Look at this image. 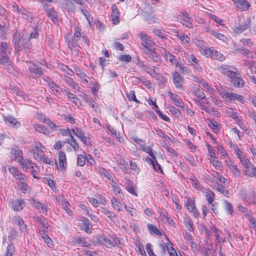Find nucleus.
I'll use <instances>...</instances> for the list:
<instances>
[{
    "mask_svg": "<svg viewBox=\"0 0 256 256\" xmlns=\"http://www.w3.org/2000/svg\"><path fill=\"white\" fill-rule=\"evenodd\" d=\"M176 18V21L180 22L183 26L188 28H193V18L186 10L180 12V14L177 15Z\"/></svg>",
    "mask_w": 256,
    "mask_h": 256,
    "instance_id": "f257e3e1",
    "label": "nucleus"
},
{
    "mask_svg": "<svg viewBox=\"0 0 256 256\" xmlns=\"http://www.w3.org/2000/svg\"><path fill=\"white\" fill-rule=\"evenodd\" d=\"M28 39L24 37L20 34L16 32L14 34L12 38V42L14 46L15 52H18L22 50V48Z\"/></svg>",
    "mask_w": 256,
    "mask_h": 256,
    "instance_id": "f03ea898",
    "label": "nucleus"
},
{
    "mask_svg": "<svg viewBox=\"0 0 256 256\" xmlns=\"http://www.w3.org/2000/svg\"><path fill=\"white\" fill-rule=\"evenodd\" d=\"M218 70L222 75L228 78L229 80L238 73L236 68L230 65L222 64L219 66Z\"/></svg>",
    "mask_w": 256,
    "mask_h": 256,
    "instance_id": "7ed1b4c3",
    "label": "nucleus"
},
{
    "mask_svg": "<svg viewBox=\"0 0 256 256\" xmlns=\"http://www.w3.org/2000/svg\"><path fill=\"white\" fill-rule=\"evenodd\" d=\"M242 164L244 167L243 172L245 176L250 178L256 177V168L249 160H244Z\"/></svg>",
    "mask_w": 256,
    "mask_h": 256,
    "instance_id": "20e7f679",
    "label": "nucleus"
},
{
    "mask_svg": "<svg viewBox=\"0 0 256 256\" xmlns=\"http://www.w3.org/2000/svg\"><path fill=\"white\" fill-rule=\"evenodd\" d=\"M223 98L228 102L237 100L242 104H244L246 102V99L244 96L233 92H224Z\"/></svg>",
    "mask_w": 256,
    "mask_h": 256,
    "instance_id": "39448f33",
    "label": "nucleus"
},
{
    "mask_svg": "<svg viewBox=\"0 0 256 256\" xmlns=\"http://www.w3.org/2000/svg\"><path fill=\"white\" fill-rule=\"evenodd\" d=\"M28 68L30 74H33L36 76H42L44 74V70L37 63L34 61L28 62Z\"/></svg>",
    "mask_w": 256,
    "mask_h": 256,
    "instance_id": "423d86ee",
    "label": "nucleus"
},
{
    "mask_svg": "<svg viewBox=\"0 0 256 256\" xmlns=\"http://www.w3.org/2000/svg\"><path fill=\"white\" fill-rule=\"evenodd\" d=\"M138 36L142 40V46L146 48V50L154 48V44L151 38L146 34L144 32H141L138 34Z\"/></svg>",
    "mask_w": 256,
    "mask_h": 256,
    "instance_id": "0eeeda50",
    "label": "nucleus"
},
{
    "mask_svg": "<svg viewBox=\"0 0 256 256\" xmlns=\"http://www.w3.org/2000/svg\"><path fill=\"white\" fill-rule=\"evenodd\" d=\"M10 154L12 160L18 162L23 158L22 152L17 146L15 145L12 147Z\"/></svg>",
    "mask_w": 256,
    "mask_h": 256,
    "instance_id": "6e6552de",
    "label": "nucleus"
},
{
    "mask_svg": "<svg viewBox=\"0 0 256 256\" xmlns=\"http://www.w3.org/2000/svg\"><path fill=\"white\" fill-rule=\"evenodd\" d=\"M70 242L74 246L78 245L84 247H88L90 246L89 243L84 238H80L78 236L71 238Z\"/></svg>",
    "mask_w": 256,
    "mask_h": 256,
    "instance_id": "1a4fd4ad",
    "label": "nucleus"
},
{
    "mask_svg": "<svg viewBox=\"0 0 256 256\" xmlns=\"http://www.w3.org/2000/svg\"><path fill=\"white\" fill-rule=\"evenodd\" d=\"M250 19L247 18L244 24H240L238 26L234 28L233 32L235 34H238L250 28Z\"/></svg>",
    "mask_w": 256,
    "mask_h": 256,
    "instance_id": "9d476101",
    "label": "nucleus"
},
{
    "mask_svg": "<svg viewBox=\"0 0 256 256\" xmlns=\"http://www.w3.org/2000/svg\"><path fill=\"white\" fill-rule=\"evenodd\" d=\"M239 73H236V76L232 78L230 81L231 82L232 84L236 88H242L244 86L245 82L242 78L240 76Z\"/></svg>",
    "mask_w": 256,
    "mask_h": 256,
    "instance_id": "9b49d317",
    "label": "nucleus"
},
{
    "mask_svg": "<svg viewBox=\"0 0 256 256\" xmlns=\"http://www.w3.org/2000/svg\"><path fill=\"white\" fill-rule=\"evenodd\" d=\"M144 54L155 62H160V56L156 53V49L154 48H149L145 51Z\"/></svg>",
    "mask_w": 256,
    "mask_h": 256,
    "instance_id": "f8f14e48",
    "label": "nucleus"
},
{
    "mask_svg": "<svg viewBox=\"0 0 256 256\" xmlns=\"http://www.w3.org/2000/svg\"><path fill=\"white\" fill-rule=\"evenodd\" d=\"M29 200L30 204L32 205L36 209L42 211L45 215H47L48 208L46 205L43 204L40 202L32 198Z\"/></svg>",
    "mask_w": 256,
    "mask_h": 256,
    "instance_id": "ddd939ff",
    "label": "nucleus"
},
{
    "mask_svg": "<svg viewBox=\"0 0 256 256\" xmlns=\"http://www.w3.org/2000/svg\"><path fill=\"white\" fill-rule=\"evenodd\" d=\"M241 197L244 202L252 204H253V201L254 202L256 200V192L254 190H252L251 192L244 194Z\"/></svg>",
    "mask_w": 256,
    "mask_h": 256,
    "instance_id": "4468645a",
    "label": "nucleus"
},
{
    "mask_svg": "<svg viewBox=\"0 0 256 256\" xmlns=\"http://www.w3.org/2000/svg\"><path fill=\"white\" fill-rule=\"evenodd\" d=\"M72 133L78 137L86 146L90 145V142L87 141L86 137L84 136L81 128H76L72 130Z\"/></svg>",
    "mask_w": 256,
    "mask_h": 256,
    "instance_id": "2eb2a0df",
    "label": "nucleus"
},
{
    "mask_svg": "<svg viewBox=\"0 0 256 256\" xmlns=\"http://www.w3.org/2000/svg\"><path fill=\"white\" fill-rule=\"evenodd\" d=\"M4 120L6 124H9L12 128H17L21 126L20 122L12 116H6L4 118Z\"/></svg>",
    "mask_w": 256,
    "mask_h": 256,
    "instance_id": "dca6fc26",
    "label": "nucleus"
},
{
    "mask_svg": "<svg viewBox=\"0 0 256 256\" xmlns=\"http://www.w3.org/2000/svg\"><path fill=\"white\" fill-rule=\"evenodd\" d=\"M234 5L241 11L247 10L250 6L249 2L246 0H232Z\"/></svg>",
    "mask_w": 256,
    "mask_h": 256,
    "instance_id": "f3484780",
    "label": "nucleus"
},
{
    "mask_svg": "<svg viewBox=\"0 0 256 256\" xmlns=\"http://www.w3.org/2000/svg\"><path fill=\"white\" fill-rule=\"evenodd\" d=\"M96 240L98 243L104 245L108 248L112 247V240L104 235L98 236Z\"/></svg>",
    "mask_w": 256,
    "mask_h": 256,
    "instance_id": "a211bd4d",
    "label": "nucleus"
},
{
    "mask_svg": "<svg viewBox=\"0 0 256 256\" xmlns=\"http://www.w3.org/2000/svg\"><path fill=\"white\" fill-rule=\"evenodd\" d=\"M173 82L176 88H180L183 84V80L178 72H174L172 74Z\"/></svg>",
    "mask_w": 256,
    "mask_h": 256,
    "instance_id": "6ab92c4d",
    "label": "nucleus"
},
{
    "mask_svg": "<svg viewBox=\"0 0 256 256\" xmlns=\"http://www.w3.org/2000/svg\"><path fill=\"white\" fill-rule=\"evenodd\" d=\"M46 219L42 216H36L33 217V220L34 222H38L44 231H47L50 225L48 222H45Z\"/></svg>",
    "mask_w": 256,
    "mask_h": 256,
    "instance_id": "aec40b11",
    "label": "nucleus"
},
{
    "mask_svg": "<svg viewBox=\"0 0 256 256\" xmlns=\"http://www.w3.org/2000/svg\"><path fill=\"white\" fill-rule=\"evenodd\" d=\"M12 222L13 223L18 225L20 230L22 232H24L26 230L27 226L24 224V221L20 216H18L13 217Z\"/></svg>",
    "mask_w": 256,
    "mask_h": 256,
    "instance_id": "412c9836",
    "label": "nucleus"
},
{
    "mask_svg": "<svg viewBox=\"0 0 256 256\" xmlns=\"http://www.w3.org/2000/svg\"><path fill=\"white\" fill-rule=\"evenodd\" d=\"M226 164L228 168L230 170L232 173L236 176L239 177L240 174V170L238 168L237 166L231 160H226Z\"/></svg>",
    "mask_w": 256,
    "mask_h": 256,
    "instance_id": "4be33fe9",
    "label": "nucleus"
},
{
    "mask_svg": "<svg viewBox=\"0 0 256 256\" xmlns=\"http://www.w3.org/2000/svg\"><path fill=\"white\" fill-rule=\"evenodd\" d=\"M112 10V21L113 24H116L119 22V11L117 6L115 4L112 5L111 7Z\"/></svg>",
    "mask_w": 256,
    "mask_h": 256,
    "instance_id": "5701e85b",
    "label": "nucleus"
},
{
    "mask_svg": "<svg viewBox=\"0 0 256 256\" xmlns=\"http://www.w3.org/2000/svg\"><path fill=\"white\" fill-rule=\"evenodd\" d=\"M44 9L46 12L48 16L54 22H58V14L54 8H50L46 6H44Z\"/></svg>",
    "mask_w": 256,
    "mask_h": 256,
    "instance_id": "b1692460",
    "label": "nucleus"
},
{
    "mask_svg": "<svg viewBox=\"0 0 256 256\" xmlns=\"http://www.w3.org/2000/svg\"><path fill=\"white\" fill-rule=\"evenodd\" d=\"M168 96L170 98L175 102L176 106L183 108L184 104L182 98L176 94H174L171 92H168Z\"/></svg>",
    "mask_w": 256,
    "mask_h": 256,
    "instance_id": "393cba45",
    "label": "nucleus"
},
{
    "mask_svg": "<svg viewBox=\"0 0 256 256\" xmlns=\"http://www.w3.org/2000/svg\"><path fill=\"white\" fill-rule=\"evenodd\" d=\"M24 204V201L22 200H15L11 202V208L14 211H20L23 207L22 204Z\"/></svg>",
    "mask_w": 256,
    "mask_h": 256,
    "instance_id": "a878e982",
    "label": "nucleus"
},
{
    "mask_svg": "<svg viewBox=\"0 0 256 256\" xmlns=\"http://www.w3.org/2000/svg\"><path fill=\"white\" fill-rule=\"evenodd\" d=\"M207 124L214 132L218 133L220 132V124H218L216 120L208 119Z\"/></svg>",
    "mask_w": 256,
    "mask_h": 256,
    "instance_id": "bb28decb",
    "label": "nucleus"
},
{
    "mask_svg": "<svg viewBox=\"0 0 256 256\" xmlns=\"http://www.w3.org/2000/svg\"><path fill=\"white\" fill-rule=\"evenodd\" d=\"M58 160L60 168L64 170L67 166L66 156L64 152H60L58 156Z\"/></svg>",
    "mask_w": 256,
    "mask_h": 256,
    "instance_id": "cd10ccee",
    "label": "nucleus"
},
{
    "mask_svg": "<svg viewBox=\"0 0 256 256\" xmlns=\"http://www.w3.org/2000/svg\"><path fill=\"white\" fill-rule=\"evenodd\" d=\"M92 227L90 220L86 218H82V230H84L87 234H91L92 231L90 230Z\"/></svg>",
    "mask_w": 256,
    "mask_h": 256,
    "instance_id": "c85d7f7f",
    "label": "nucleus"
},
{
    "mask_svg": "<svg viewBox=\"0 0 256 256\" xmlns=\"http://www.w3.org/2000/svg\"><path fill=\"white\" fill-rule=\"evenodd\" d=\"M64 92L66 94V96L72 100V102L75 104L76 106H78V104L80 105V100L75 96L73 94L70 92L68 88H66Z\"/></svg>",
    "mask_w": 256,
    "mask_h": 256,
    "instance_id": "c756f323",
    "label": "nucleus"
},
{
    "mask_svg": "<svg viewBox=\"0 0 256 256\" xmlns=\"http://www.w3.org/2000/svg\"><path fill=\"white\" fill-rule=\"evenodd\" d=\"M74 70L76 76L82 80L84 83H88V81L86 78L88 77L80 68L76 66Z\"/></svg>",
    "mask_w": 256,
    "mask_h": 256,
    "instance_id": "7c9ffc66",
    "label": "nucleus"
},
{
    "mask_svg": "<svg viewBox=\"0 0 256 256\" xmlns=\"http://www.w3.org/2000/svg\"><path fill=\"white\" fill-rule=\"evenodd\" d=\"M184 226L190 231L193 232L194 230V226L192 220L188 216L184 217Z\"/></svg>",
    "mask_w": 256,
    "mask_h": 256,
    "instance_id": "2f4dec72",
    "label": "nucleus"
},
{
    "mask_svg": "<svg viewBox=\"0 0 256 256\" xmlns=\"http://www.w3.org/2000/svg\"><path fill=\"white\" fill-rule=\"evenodd\" d=\"M210 230L213 231L215 234L216 238L220 242H226V238L220 236V234L222 233L221 230L216 228L215 226H212Z\"/></svg>",
    "mask_w": 256,
    "mask_h": 256,
    "instance_id": "473e14b6",
    "label": "nucleus"
},
{
    "mask_svg": "<svg viewBox=\"0 0 256 256\" xmlns=\"http://www.w3.org/2000/svg\"><path fill=\"white\" fill-rule=\"evenodd\" d=\"M194 92L195 96L199 99L207 100V99L206 98L204 93L202 89L200 88L199 86L198 85L196 86H194Z\"/></svg>",
    "mask_w": 256,
    "mask_h": 256,
    "instance_id": "72a5a7b5",
    "label": "nucleus"
},
{
    "mask_svg": "<svg viewBox=\"0 0 256 256\" xmlns=\"http://www.w3.org/2000/svg\"><path fill=\"white\" fill-rule=\"evenodd\" d=\"M161 216L165 218V222H168L171 226L174 227L175 222L172 218L169 216L167 211H162L160 214Z\"/></svg>",
    "mask_w": 256,
    "mask_h": 256,
    "instance_id": "f704fd0d",
    "label": "nucleus"
},
{
    "mask_svg": "<svg viewBox=\"0 0 256 256\" xmlns=\"http://www.w3.org/2000/svg\"><path fill=\"white\" fill-rule=\"evenodd\" d=\"M64 80L74 90H78L80 87L78 86V84L74 82L71 77L65 76Z\"/></svg>",
    "mask_w": 256,
    "mask_h": 256,
    "instance_id": "c9c22d12",
    "label": "nucleus"
},
{
    "mask_svg": "<svg viewBox=\"0 0 256 256\" xmlns=\"http://www.w3.org/2000/svg\"><path fill=\"white\" fill-rule=\"evenodd\" d=\"M33 128L34 129L42 134H43L45 135H48L49 134V132L48 130V128L43 125H40V124H34L33 126Z\"/></svg>",
    "mask_w": 256,
    "mask_h": 256,
    "instance_id": "e433bc0d",
    "label": "nucleus"
},
{
    "mask_svg": "<svg viewBox=\"0 0 256 256\" xmlns=\"http://www.w3.org/2000/svg\"><path fill=\"white\" fill-rule=\"evenodd\" d=\"M184 236L185 239L186 240L188 243L190 244L192 247H193V246L194 245L196 246L195 248L196 250H199L200 246H198L196 243L194 242L192 236L190 233L186 232L184 234Z\"/></svg>",
    "mask_w": 256,
    "mask_h": 256,
    "instance_id": "4c0bfd02",
    "label": "nucleus"
},
{
    "mask_svg": "<svg viewBox=\"0 0 256 256\" xmlns=\"http://www.w3.org/2000/svg\"><path fill=\"white\" fill-rule=\"evenodd\" d=\"M110 183L112 186L113 190L115 192V195L118 197L122 198V190L117 183L114 180H112Z\"/></svg>",
    "mask_w": 256,
    "mask_h": 256,
    "instance_id": "58836bf2",
    "label": "nucleus"
},
{
    "mask_svg": "<svg viewBox=\"0 0 256 256\" xmlns=\"http://www.w3.org/2000/svg\"><path fill=\"white\" fill-rule=\"evenodd\" d=\"M0 52L11 54V48L5 42H2L0 44Z\"/></svg>",
    "mask_w": 256,
    "mask_h": 256,
    "instance_id": "ea45409f",
    "label": "nucleus"
},
{
    "mask_svg": "<svg viewBox=\"0 0 256 256\" xmlns=\"http://www.w3.org/2000/svg\"><path fill=\"white\" fill-rule=\"evenodd\" d=\"M111 204H112V208L115 210H116L118 212L121 211V206H122V204L118 198L114 197L111 200Z\"/></svg>",
    "mask_w": 256,
    "mask_h": 256,
    "instance_id": "a19ab883",
    "label": "nucleus"
},
{
    "mask_svg": "<svg viewBox=\"0 0 256 256\" xmlns=\"http://www.w3.org/2000/svg\"><path fill=\"white\" fill-rule=\"evenodd\" d=\"M126 190L131 194L137 196L138 194L135 190L136 186L134 182L131 180H128L127 186H126Z\"/></svg>",
    "mask_w": 256,
    "mask_h": 256,
    "instance_id": "79ce46f5",
    "label": "nucleus"
},
{
    "mask_svg": "<svg viewBox=\"0 0 256 256\" xmlns=\"http://www.w3.org/2000/svg\"><path fill=\"white\" fill-rule=\"evenodd\" d=\"M234 154L236 155L237 157L240 159V160L241 163H242V161H243L244 160H247L245 158V156L244 154L238 148L237 146H234Z\"/></svg>",
    "mask_w": 256,
    "mask_h": 256,
    "instance_id": "37998d69",
    "label": "nucleus"
},
{
    "mask_svg": "<svg viewBox=\"0 0 256 256\" xmlns=\"http://www.w3.org/2000/svg\"><path fill=\"white\" fill-rule=\"evenodd\" d=\"M10 92L12 94H16L18 96H20L25 99V97L26 95L25 93L22 92L18 86H10Z\"/></svg>",
    "mask_w": 256,
    "mask_h": 256,
    "instance_id": "c03bdc74",
    "label": "nucleus"
},
{
    "mask_svg": "<svg viewBox=\"0 0 256 256\" xmlns=\"http://www.w3.org/2000/svg\"><path fill=\"white\" fill-rule=\"evenodd\" d=\"M101 212L106 214L112 221L116 218V214L112 211L104 207L101 208Z\"/></svg>",
    "mask_w": 256,
    "mask_h": 256,
    "instance_id": "a18cd8bd",
    "label": "nucleus"
},
{
    "mask_svg": "<svg viewBox=\"0 0 256 256\" xmlns=\"http://www.w3.org/2000/svg\"><path fill=\"white\" fill-rule=\"evenodd\" d=\"M98 170V172L100 174L104 176L108 180H110V182H111L112 180H114L112 179V175L110 174V172H108L107 171V170L105 168H102V167H99Z\"/></svg>",
    "mask_w": 256,
    "mask_h": 256,
    "instance_id": "49530a36",
    "label": "nucleus"
},
{
    "mask_svg": "<svg viewBox=\"0 0 256 256\" xmlns=\"http://www.w3.org/2000/svg\"><path fill=\"white\" fill-rule=\"evenodd\" d=\"M10 54H2L0 52V64L4 65L10 62Z\"/></svg>",
    "mask_w": 256,
    "mask_h": 256,
    "instance_id": "de8ad7c7",
    "label": "nucleus"
},
{
    "mask_svg": "<svg viewBox=\"0 0 256 256\" xmlns=\"http://www.w3.org/2000/svg\"><path fill=\"white\" fill-rule=\"evenodd\" d=\"M212 58H214L217 60H219L220 62L224 61L226 59V57L224 56L223 54H222L218 51L214 50L213 51V54Z\"/></svg>",
    "mask_w": 256,
    "mask_h": 256,
    "instance_id": "09e8293b",
    "label": "nucleus"
},
{
    "mask_svg": "<svg viewBox=\"0 0 256 256\" xmlns=\"http://www.w3.org/2000/svg\"><path fill=\"white\" fill-rule=\"evenodd\" d=\"M205 193V196L206 200L209 204H212V202H214V193L210 190H206V192Z\"/></svg>",
    "mask_w": 256,
    "mask_h": 256,
    "instance_id": "8fccbe9b",
    "label": "nucleus"
},
{
    "mask_svg": "<svg viewBox=\"0 0 256 256\" xmlns=\"http://www.w3.org/2000/svg\"><path fill=\"white\" fill-rule=\"evenodd\" d=\"M32 49V45L30 40H28L22 48V50L26 53H30Z\"/></svg>",
    "mask_w": 256,
    "mask_h": 256,
    "instance_id": "3c124183",
    "label": "nucleus"
},
{
    "mask_svg": "<svg viewBox=\"0 0 256 256\" xmlns=\"http://www.w3.org/2000/svg\"><path fill=\"white\" fill-rule=\"evenodd\" d=\"M154 33L158 38L162 40H166L168 38V35L165 34L164 31L158 28H154Z\"/></svg>",
    "mask_w": 256,
    "mask_h": 256,
    "instance_id": "603ef678",
    "label": "nucleus"
},
{
    "mask_svg": "<svg viewBox=\"0 0 256 256\" xmlns=\"http://www.w3.org/2000/svg\"><path fill=\"white\" fill-rule=\"evenodd\" d=\"M224 203L226 213L230 214V216H232L234 213V208L232 204L226 200L224 202Z\"/></svg>",
    "mask_w": 256,
    "mask_h": 256,
    "instance_id": "864d4df0",
    "label": "nucleus"
},
{
    "mask_svg": "<svg viewBox=\"0 0 256 256\" xmlns=\"http://www.w3.org/2000/svg\"><path fill=\"white\" fill-rule=\"evenodd\" d=\"M192 184L195 187V188L198 190H202L203 188V186L200 184L198 180L194 176H192L190 178Z\"/></svg>",
    "mask_w": 256,
    "mask_h": 256,
    "instance_id": "5fc2aeb1",
    "label": "nucleus"
},
{
    "mask_svg": "<svg viewBox=\"0 0 256 256\" xmlns=\"http://www.w3.org/2000/svg\"><path fill=\"white\" fill-rule=\"evenodd\" d=\"M52 90L56 92L57 94H61L64 90L60 88L54 82H51L48 86Z\"/></svg>",
    "mask_w": 256,
    "mask_h": 256,
    "instance_id": "6e6d98bb",
    "label": "nucleus"
},
{
    "mask_svg": "<svg viewBox=\"0 0 256 256\" xmlns=\"http://www.w3.org/2000/svg\"><path fill=\"white\" fill-rule=\"evenodd\" d=\"M185 206L190 211L196 206L195 200L194 198H188L185 202Z\"/></svg>",
    "mask_w": 256,
    "mask_h": 256,
    "instance_id": "4d7b16f0",
    "label": "nucleus"
},
{
    "mask_svg": "<svg viewBox=\"0 0 256 256\" xmlns=\"http://www.w3.org/2000/svg\"><path fill=\"white\" fill-rule=\"evenodd\" d=\"M85 154V156L82 154H78L77 157V164L80 166H82L84 165L86 163V154Z\"/></svg>",
    "mask_w": 256,
    "mask_h": 256,
    "instance_id": "13d9d810",
    "label": "nucleus"
},
{
    "mask_svg": "<svg viewBox=\"0 0 256 256\" xmlns=\"http://www.w3.org/2000/svg\"><path fill=\"white\" fill-rule=\"evenodd\" d=\"M46 231H42V233L41 234L42 239L44 240L45 242L48 244V246H53V242L50 238L45 233Z\"/></svg>",
    "mask_w": 256,
    "mask_h": 256,
    "instance_id": "bf43d9fd",
    "label": "nucleus"
},
{
    "mask_svg": "<svg viewBox=\"0 0 256 256\" xmlns=\"http://www.w3.org/2000/svg\"><path fill=\"white\" fill-rule=\"evenodd\" d=\"M26 178L25 179H23V180H20L18 182V184L20 185L19 189L20 190H24L23 192H24L25 191L27 190L28 188V186L26 182Z\"/></svg>",
    "mask_w": 256,
    "mask_h": 256,
    "instance_id": "052dcab7",
    "label": "nucleus"
},
{
    "mask_svg": "<svg viewBox=\"0 0 256 256\" xmlns=\"http://www.w3.org/2000/svg\"><path fill=\"white\" fill-rule=\"evenodd\" d=\"M211 35L214 36V37L218 40H222V42H225L228 40L227 38L223 34H220L216 30L211 31Z\"/></svg>",
    "mask_w": 256,
    "mask_h": 256,
    "instance_id": "680f3d73",
    "label": "nucleus"
},
{
    "mask_svg": "<svg viewBox=\"0 0 256 256\" xmlns=\"http://www.w3.org/2000/svg\"><path fill=\"white\" fill-rule=\"evenodd\" d=\"M142 150L146 152L153 160H155V156L152 148L150 146H142Z\"/></svg>",
    "mask_w": 256,
    "mask_h": 256,
    "instance_id": "e2e57ef3",
    "label": "nucleus"
},
{
    "mask_svg": "<svg viewBox=\"0 0 256 256\" xmlns=\"http://www.w3.org/2000/svg\"><path fill=\"white\" fill-rule=\"evenodd\" d=\"M164 58L167 60L172 62V64H176V60H175V56L169 52H164L162 54Z\"/></svg>",
    "mask_w": 256,
    "mask_h": 256,
    "instance_id": "0e129e2a",
    "label": "nucleus"
},
{
    "mask_svg": "<svg viewBox=\"0 0 256 256\" xmlns=\"http://www.w3.org/2000/svg\"><path fill=\"white\" fill-rule=\"evenodd\" d=\"M148 228L150 233H154L158 236H161V232L154 225L152 224H148Z\"/></svg>",
    "mask_w": 256,
    "mask_h": 256,
    "instance_id": "69168bd1",
    "label": "nucleus"
},
{
    "mask_svg": "<svg viewBox=\"0 0 256 256\" xmlns=\"http://www.w3.org/2000/svg\"><path fill=\"white\" fill-rule=\"evenodd\" d=\"M228 114L238 124L242 122V120L240 118L237 112L231 110L228 112Z\"/></svg>",
    "mask_w": 256,
    "mask_h": 256,
    "instance_id": "338daca9",
    "label": "nucleus"
},
{
    "mask_svg": "<svg viewBox=\"0 0 256 256\" xmlns=\"http://www.w3.org/2000/svg\"><path fill=\"white\" fill-rule=\"evenodd\" d=\"M39 36V28L36 25L34 26L33 31L30 34V39L37 38Z\"/></svg>",
    "mask_w": 256,
    "mask_h": 256,
    "instance_id": "774afa93",
    "label": "nucleus"
}]
</instances>
